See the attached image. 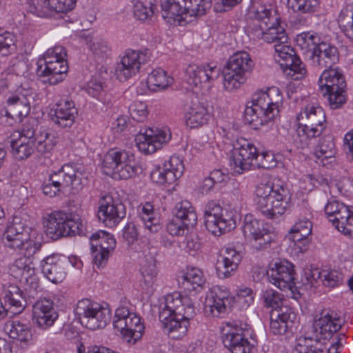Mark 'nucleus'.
<instances>
[{"mask_svg":"<svg viewBox=\"0 0 353 353\" xmlns=\"http://www.w3.org/2000/svg\"><path fill=\"white\" fill-rule=\"evenodd\" d=\"M195 315L192 299L175 292L168 294L160 305L159 318L169 336L173 339L185 336L190 326V320Z\"/></svg>","mask_w":353,"mask_h":353,"instance_id":"f257e3e1","label":"nucleus"},{"mask_svg":"<svg viewBox=\"0 0 353 353\" xmlns=\"http://www.w3.org/2000/svg\"><path fill=\"white\" fill-rule=\"evenodd\" d=\"M247 15L256 21L253 29L258 36L262 35L265 42L288 43V37L284 28L279 23L276 10L268 8L261 3L260 0H250Z\"/></svg>","mask_w":353,"mask_h":353,"instance_id":"f03ea898","label":"nucleus"},{"mask_svg":"<svg viewBox=\"0 0 353 353\" xmlns=\"http://www.w3.org/2000/svg\"><path fill=\"white\" fill-rule=\"evenodd\" d=\"M66 57L62 46L48 49L37 62V75L43 79V83L52 85L63 81L68 70Z\"/></svg>","mask_w":353,"mask_h":353,"instance_id":"7ed1b4c3","label":"nucleus"},{"mask_svg":"<svg viewBox=\"0 0 353 353\" xmlns=\"http://www.w3.org/2000/svg\"><path fill=\"white\" fill-rule=\"evenodd\" d=\"M296 119V132L302 147L308 145L310 141L319 137L325 129V114L320 106L306 105Z\"/></svg>","mask_w":353,"mask_h":353,"instance_id":"20e7f679","label":"nucleus"},{"mask_svg":"<svg viewBox=\"0 0 353 353\" xmlns=\"http://www.w3.org/2000/svg\"><path fill=\"white\" fill-rule=\"evenodd\" d=\"M31 231V228L20 217L14 216L3 235L6 246L14 250L24 248L23 254L27 256L34 255L40 250L41 244L30 239Z\"/></svg>","mask_w":353,"mask_h":353,"instance_id":"39448f33","label":"nucleus"},{"mask_svg":"<svg viewBox=\"0 0 353 353\" xmlns=\"http://www.w3.org/2000/svg\"><path fill=\"white\" fill-rule=\"evenodd\" d=\"M318 83L322 94L327 96L332 109L339 108L346 102V82L337 68L325 69Z\"/></svg>","mask_w":353,"mask_h":353,"instance_id":"423d86ee","label":"nucleus"},{"mask_svg":"<svg viewBox=\"0 0 353 353\" xmlns=\"http://www.w3.org/2000/svg\"><path fill=\"white\" fill-rule=\"evenodd\" d=\"M46 233L52 240L83 234V224L77 215L62 211L54 212L48 216L45 224Z\"/></svg>","mask_w":353,"mask_h":353,"instance_id":"0eeeda50","label":"nucleus"},{"mask_svg":"<svg viewBox=\"0 0 353 353\" xmlns=\"http://www.w3.org/2000/svg\"><path fill=\"white\" fill-rule=\"evenodd\" d=\"M74 314L80 323L91 330L104 328L111 319V312L108 308L89 299L78 301Z\"/></svg>","mask_w":353,"mask_h":353,"instance_id":"6e6552de","label":"nucleus"},{"mask_svg":"<svg viewBox=\"0 0 353 353\" xmlns=\"http://www.w3.org/2000/svg\"><path fill=\"white\" fill-rule=\"evenodd\" d=\"M162 17L170 22L175 17L189 14L201 17L212 6V0H160Z\"/></svg>","mask_w":353,"mask_h":353,"instance_id":"1a4fd4ad","label":"nucleus"},{"mask_svg":"<svg viewBox=\"0 0 353 353\" xmlns=\"http://www.w3.org/2000/svg\"><path fill=\"white\" fill-rule=\"evenodd\" d=\"M244 237L245 244L256 252L270 248L274 241V234L250 214L244 216Z\"/></svg>","mask_w":353,"mask_h":353,"instance_id":"9d476101","label":"nucleus"},{"mask_svg":"<svg viewBox=\"0 0 353 353\" xmlns=\"http://www.w3.org/2000/svg\"><path fill=\"white\" fill-rule=\"evenodd\" d=\"M14 134L23 139H32L37 143V151L41 154L50 152L57 143L56 137L49 130L40 126L34 117L28 118L21 131Z\"/></svg>","mask_w":353,"mask_h":353,"instance_id":"9b49d317","label":"nucleus"},{"mask_svg":"<svg viewBox=\"0 0 353 353\" xmlns=\"http://www.w3.org/2000/svg\"><path fill=\"white\" fill-rule=\"evenodd\" d=\"M270 104L266 92L256 93L252 101L246 103L244 110V124L253 130H258L263 125L272 121L274 118L268 117Z\"/></svg>","mask_w":353,"mask_h":353,"instance_id":"f8f14e48","label":"nucleus"},{"mask_svg":"<svg viewBox=\"0 0 353 353\" xmlns=\"http://www.w3.org/2000/svg\"><path fill=\"white\" fill-rule=\"evenodd\" d=\"M241 300V296H230V292L224 286L215 285L209 290L206 296L205 310L208 315L223 317L235 302Z\"/></svg>","mask_w":353,"mask_h":353,"instance_id":"ddd939ff","label":"nucleus"},{"mask_svg":"<svg viewBox=\"0 0 353 353\" xmlns=\"http://www.w3.org/2000/svg\"><path fill=\"white\" fill-rule=\"evenodd\" d=\"M50 178L62 191L70 188L73 193L81 190L88 182L86 173L72 164L63 165L59 170L50 174Z\"/></svg>","mask_w":353,"mask_h":353,"instance_id":"4468645a","label":"nucleus"},{"mask_svg":"<svg viewBox=\"0 0 353 353\" xmlns=\"http://www.w3.org/2000/svg\"><path fill=\"white\" fill-rule=\"evenodd\" d=\"M325 213L333 225L345 235H353V207L336 200L329 201Z\"/></svg>","mask_w":353,"mask_h":353,"instance_id":"2eb2a0df","label":"nucleus"},{"mask_svg":"<svg viewBox=\"0 0 353 353\" xmlns=\"http://www.w3.org/2000/svg\"><path fill=\"white\" fill-rule=\"evenodd\" d=\"M113 325L125 337L136 341L141 336L144 327L141 323V318L135 313L130 312L128 308L121 306L115 310Z\"/></svg>","mask_w":353,"mask_h":353,"instance_id":"dca6fc26","label":"nucleus"},{"mask_svg":"<svg viewBox=\"0 0 353 353\" xmlns=\"http://www.w3.org/2000/svg\"><path fill=\"white\" fill-rule=\"evenodd\" d=\"M150 59L148 50L145 51L128 50L118 63L115 69V75L120 81H125L139 72L142 65Z\"/></svg>","mask_w":353,"mask_h":353,"instance_id":"f3484780","label":"nucleus"},{"mask_svg":"<svg viewBox=\"0 0 353 353\" xmlns=\"http://www.w3.org/2000/svg\"><path fill=\"white\" fill-rule=\"evenodd\" d=\"M90 240L94 263L98 268L103 267L116 247L114 236L105 231L99 230L91 235Z\"/></svg>","mask_w":353,"mask_h":353,"instance_id":"a211bd4d","label":"nucleus"},{"mask_svg":"<svg viewBox=\"0 0 353 353\" xmlns=\"http://www.w3.org/2000/svg\"><path fill=\"white\" fill-rule=\"evenodd\" d=\"M274 50L283 61L281 65L284 68L286 74L293 80H301L306 74L305 65L295 54L294 49L288 43L274 44Z\"/></svg>","mask_w":353,"mask_h":353,"instance_id":"6ab92c4d","label":"nucleus"},{"mask_svg":"<svg viewBox=\"0 0 353 353\" xmlns=\"http://www.w3.org/2000/svg\"><path fill=\"white\" fill-rule=\"evenodd\" d=\"M125 207L120 200L114 199L109 195L101 199L97 217L106 226L115 227L125 218Z\"/></svg>","mask_w":353,"mask_h":353,"instance_id":"aec40b11","label":"nucleus"},{"mask_svg":"<svg viewBox=\"0 0 353 353\" xmlns=\"http://www.w3.org/2000/svg\"><path fill=\"white\" fill-rule=\"evenodd\" d=\"M170 137L171 134L166 128H149L144 132L140 131L135 137V141L141 152L152 154L160 149L163 143H167Z\"/></svg>","mask_w":353,"mask_h":353,"instance_id":"412c9836","label":"nucleus"},{"mask_svg":"<svg viewBox=\"0 0 353 353\" xmlns=\"http://www.w3.org/2000/svg\"><path fill=\"white\" fill-rule=\"evenodd\" d=\"M183 161L176 156L170 157L163 167H157L151 172V179L159 185H172L180 178L184 171Z\"/></svg>","mask_w":353,"mask_h":353,"instance_id":"4be33fe9","label":"nucleus"},{"mask_svg":"<svg viewBox=\"0 0 353 353\" xmlns=\"http://www.w3.org/2000/svg\"><path fill=\"white\" fill-rule=\"evenodd\" d=\"M292 205L291 193L287 185L279 179L274 180L273 189L268 209L270 214L267 218L274 219L290 210Z\"/></svg>","mask_w":353,"mask_h":353,"instance_id":"5701e85b","label":"nucleus"},{"mask_svg":"<svg viewBox=\"0 0 353 353\" xmlns=\"http://www.w3.org/2000/svg\"><path fill=\"white\" fill-rule=\"evenodd\" d=\"M223 86L228 91L240 89L243 83V52L232 55L222 70Z\"/></svg>","mask_w":353,"mask_h":353,"instance_id":"b1692460","label":"nucleus"},{"mask_svg":"<svg viewBox=\"0 0 353 353\" xmlns=\"http://www.w3.org/2000/svg\"><path fill=\"white\" fill-rule=\"evenodd\" d=\"M343 323V319L336 311L324 309L319 316H316L313 327L321 338L327 339L334 336V334L341 329Z\"/></svg>","mask_w":353,"mask_h":353,"instance_id":"393cba45","label":"nucleus"},{"mask_svg":"<svg viewBox=\"0 0 353 353\" xmlns=\"http://www.w3.org/2000/svg\"><path fill=\"white\" fill-rule=\"evenodd\" d=\"M58 316L54 303L50 299H41L32 305V321L42 330L51 327Z\"/></svg>","mask_w":353,"mask_h":353,"instance_id":"a878e982","label":"nucleus"},{"mask_svg":"<svg viewBox=\"0 0 353 353\" xmlns=\"http://www.w3.org/2000/svg\"><path fill=\"white\" fill-rule=\"evenodd\" d=\"M30 103L25 95L15 94L8 97L6 106L0 111V117L21 122L30 114Z\"/></svg>","mask_w":353,"mask_h":353,"instance_id":"bb28decb","label":"nucleus"},{"mask_svg":"<svg viewBox=\"0 0 353 353\" xmlns=\"http://www.w3.org/2000/svg\"><path fill=\"white\" fill-rule=\"evenodd\" d=\"M339 53L334 46L321 42L313 48L310 60L313 66L320 69H330L339 61Z\"/></svg>","mask_w":353,"mask_h":353,"instance_id":"cd10ccee","label":"nucleus"},{"mask_svg":"<svg viewBox=\"0 0 353 353\" xmlns=\"http://www.w3.org/2000/svg\"><path fill=\"white\" fill-rule=\"evenodd\" d=\"M267 275L270 281L281 290L291 289L294 284V265L288 261L275 263Z\"/></svg>","mask_w":353,"mask_h":353,"instance_id":"c85d7f7f","label":"nucleus"},{"mask_svg":"<svg viewBox=\"0 0 353 353\" xmlns=\"http://www.w3.org/2000/svg\"><path fill=\"white\" fill-rule=\"evenodd\" d=\"M296 314L290 306L272 310L270 313V330L274 334H284L294 325Z\"/></svg>","mask_w":353,"mask_h":353,"instance_id":"c756f323","label":"nucleus"},{"mask_svg":"<svg viewBox=\"0 0 353 353\" xmlns=\"http://www.w3.org/2000/svg\"><path fill=\"white\" fill-rule=\"evenodd\" d=\"M41 266L43 274L51 282L57 283L64 279L66 274L65 264L58 254H54L44 258Z\"/></svg>","mask_w":353,"mask_h":353,"instance_id":"7c9ffc66","label":"nucleus"},{"mask_svg":"<svg viewBox=\"0 0 353 353\" xmlns=\"http://www.w3.org/2000/svg\"><path fill=\"white\" fill-rule=\"evenodd\" d=\"M77 114V109L71 100H65L57 105L54 113L51 114V120L61 128L71 127Z\"/></svg>","mask_w":353,"mask_h":353,"instance_id":"2f4dec72","label":"nucleus"},{"mask_svg":"<svg viewBox=\"0 0 353 353\" xmlns=\"http://www.w3.org/2000/svg\"><path fill=\"white\" fill-rule=\"evenodd\" d=\"M312 223L307 217L299 219L290 229V233L292 234V241L300 252H305L307 250L310 243L308 236L312 234Z\"/></svg>","mask_w":353,"mask_h":353,"instance_id":"473e14b6","label":"nucleus"},{"mask_svg":"<svg viewBox=\"0 0 353 353\" xmlns=\"http://www.w3.org/2000/svg\"><path fill=\"white\" fill-rule=\"evenodd\" d=\"M227 256H220L216 263V272L219 278L224 279L231 276L241 261V256L234 249H227Z\"/></svg>","mask_w":353,"mask_h":353,"instance_id":"72a5a7b5","label":"nucleus"},{"mask_svg":"<svg viewBox=\"0 0 353 353\" xmlns=\"http://www.w3.org/2000/svg\"><path fill=\"white\" fill-rule=\"evenodd\" d=\"M3 298L11 307L17 310L16 313L21 312L28 303H32V300L28 299L26 294L14 284L4 286Z\"/></svg>","mask_w":353,"mask_h":353,"instance_id":"f704fd0d","label":"nucleus"},{"mask_svg":"<svg viewBox=\"0 0 353 353\" xmlns=\"http://www.w3.org/2000/svg\"><path fill=\"white\" fill-rule=\"evenodd\" d=\"M10 145L12 155L18 160L27 159L37 150V143L32 139L17 137L14 134L10 137Z\"/></svg>","mask_w":353,"mask_h":353,"instance_id":"c9c22d12","label":"nucleus"},{"mask_svg":"<svg viewBox=\"0 0 353 353\" xmlns=\"http://www.w3.org/2000/svg\"><path fill=\"white\" fill-rule=\"evenodd\" d=\"M42 4L35 7V12L41 17H47L52 12H66L76 6L77 0H41Z\"/></svg>","mask_w":353,"mask_h":353,"instance_id":"e433bc0d","label":"nucleus"},{"mask_svg":"<svg viewBox=\"0 0 353 353\" xmlns=\"http://www.w3.org/2000/svg\"><path fill=\"white\" fill-rule=\"evenodd\" d=\"M204 224L208 232L214 236H219L235 228L236 222L232 214L230 217H204Z\"/></svg>","mask_w":353,"mask_h":353,"instance_id":"4c0bfd02","label":"nucleus"},{"mask_svg":"<svg viewBox=\"0 0 353 353\" xmlns=\"http://www.w3.org/2000/svg\"><path fill=\"white\" fill-rule=\"evenodd\" d=\"M128 157V151L113 148L110 150L104 156L102 168L104 174L115 179L122 161Z\"/></svg>","mask_w":353,"mask_h":353,"instance_id":"58836bf2","label":"nucleus"},{"mask_svg":"<svg viewBox=\"0 0 353 353\" xmlns=\"http://www.w3.org/2000/svg\"><path fill=\"white\" fill-rule=\"evenodd\" d=\"M186 111V125L191 128L206 123L210 118L207 109L199 101H192Z\"/></svg>","mask_w":353,"mask_h":353,"instance_id":"ea45409f","label":"nucleus"},{"mask_svg":"<svg viewBox=\"0 0 353 353\" xmlns=\"http://www.w3.org/2000/svg\"><path fill=\"white\" fill-rule=\"evenodd\" d=\"M179 282L185 290L192 291L202 287L205 279L200 269L187 268L186 272L179 276Z\"/></svg>","mask_w":353,"mask_h":353,"instance_id":"a19ab883","label":"nucleus"},{"mask_svg":"<svg viewBox=\"0 0 353 353\" xmlns=\"http://www.w3.org/2000/svg\"><path fill=\"white\" fill-rule=\"evenodd\" d=\"M173 214L185 226L193 227L196 224V213L188 201H182L176 203Z\"/></svg>","mask_w":353,"mask_h":353,"instance_id":"79ce46f5","label":"nucleus"},{"mask_svg":"<svg viewBox=\"0 0 353 353\" xmlns=\"http://www.w3.org/2000/svg\"><path fill=\"white\" fill-rule=\"evenodd\" d=\"M122 161L115 176L117 179H128L142 172V168L136 161L133 153L128 151V157Z\"/></svg>","mask_w":353,"mask_h":353,"instance_id":"37998d69","label":"nucleus"},{"mask_svg":"<svg viewBox=\"0 0 353 353\" xmlns=\"http://www.w3.org/2000/svg\"><path fill=\"white\" fill-rule=\"evenodd\" d=\"M173 81V79L168 76L167 72L161 68L153 70L147 79L148 88L154 92L168 88Z\"/></svg>","mask_w":353,"mask_h":353,"instance_id":"c03bdc74","label":"nucleus"},{"mask_svg":"<svg viewBox=\"0 0 353 353\" xmlns=\"http://www.w3.org/2000/svg\"><path fill=\"white\" fill-rule=\"evenodd\" d=\"M273 183L272 184L261 183L257 185L255 190V203L257 208L261 212L267 216L270 214L269 204L270 203V196L272 192Z\"/></svg>","mask_w":353,"mask_h":353,"instance_id":"a18cd8bd","label":"nucleus"},{"mask_svg":"<svg viewBox=\"0 0 353 353\" xmlns=\"http://www.w3.org/2000/svg\"><path fill=\"white\" fill-rule=\"evenodd\" d=\"M224 346L231 353H243V328L233 327L222 337Z\"/></svg>","mask_w":353,"mask_h":353,"instance_id":"49530a36","label":"nucleus"},{"mask_svg":"<svg viewBox=\"0 0 353 353\" xmlns=\"http://www.w3.org/2000/svg\"><path fill=\"white\" fill-rule=\"evenodd\" d=\"M6 330L8 336L13 339L21 342H28L32 338V333L29 326L21 323L19 321H12L6 324Z\"/></svg>","mask_w":353,"mask_h":353,"instance_id":"de8ad7c7","label":"nucleus"},{"mask_svg":"<svg viewBox=\"0 0 353 353\" xmlns=\"http://www.w3.org/2000/svg\"><path fill=\"white\" fill-rule=\"evenodd\" d=\"M220 69L216 65H212L211 63H205L199 65V78L201 81V88L199 90H209L212 85V82L215 81L220 74Z\"/></svg>","mask_w":353,"mask_h":353,"instance_id":"09e8293b","label":"nucleus"},{"mask_svg":"<svg viewBox=\"0 0 353 353\" xmlns=\"http://www.w3.org/2000/svg\"><path fill=\"white\" fill-rule=\"evenodd\" d=\"M338 23L345 36L353 42V7L346 6L340 12Z\"/></svg>","mask_w":353,"mask_h":353,"instance_id":"8fccbe9b","label":"nucleus"},{"mask_svg":"<svg viewBox=\"0 0 353 353\" xmlns=\"http://www.w3.org/2000/svg\"><path fill=\"white\" fill-rule=\"evenodd\" d=\"M321 0H288V6L294 12L312 14L318 11Z\"/></svg>","mask_w":353,"mask_h":353,"instance_id":"3c124183","label":"nucleus"},{"mask_svg":"<svg viewBox=\"0 0 353 353\" xmlns=\"http://www.w3.org/2000/svg\"><path fill=\"white\" fill-rule=\"evenodd\" d=\"M335 153V144L331 136H325L320 139L315 149L316 159H321L324 163V159L333 157Z\"/></svg>","mask_w":353,"mask_h":353,"instance_id":"603ef678","label":"nucleus"},{"mask_svg":"<svg viewBox=\"0 0 353 353\" xmlns=\"http://www.w3.org/2000/svg\"><path fill=\"white\" fill-rule=\"evenodd\" d=\"M318 344V340L312 337H299L292 353H323Z\"/></svg>","mask_w":353,"mask_h":353,"instance_id":"864d4df0","label":"nucleus"},{"mask_svg":"<svg viewBox=\"0 0 353 353\" xmlns=\"http://www.w3.org/2000/svg\"><path fill=\"white\" fill-rule=\"evenodd\" d=\"M270 104L268 111L269 118H275L279 112V108L283 103V96L279 88L272 87L266 91Z\"/></svg>","mask_w":353,"mask_h":353,"instance_id":"5fc2aeb1","label":"nucleus"},{"mask_svg":"<svg viewBox=\"0 0 353 353\" xmlns=\"http://www.w3.org/2000/svg\"><path fill=\"white\" fill-rule=\"evenodd\" d=\"M154 213V207L150 203H146L142 208L141 218L144 223L145 228L152 233L158 232L161 228V225L158 221L152 217Z\"/></svg>","mask_w":353,"mask_h":353,"instance_id":"6e6d98bb","label":"nucleus"},{"mask_svg":"<svg viewBox=\"0 0 353 353\" xmlns=\"http://www.w3.org/2000/svg\"><path fill=\"white\" fill-rule=\"evenodd\" d=\"M239 146H234L230 157V168L234 176L243 173V145L237 142Z\"/></svg>","mask_w":353,"mask_h":353,"instance_id":"4d7b16f0","label":"nucleus"},{"mask_svg":"<svg viewBox=\"0 0 353 353\" xmlns=\"http://www.w3.org/2000/svg\"><path fill=\"white\" fill-rule=\"evenodd\" d=\"M16 41L14 34L0 28V53L7 55L14 51Z\"/></svg>","mask_w":353,"mask_h":353,"instance_id":"13d9d810","label":"nucleus"},{"mask_svg":"<svg viewBox=\"0 0 353 353\" xmlns=\"http://www.w3.org/2000/svg\"><path fill=\"white\" fill-rule=\"evenodd\" d=\"M259 152L256 148L251 143L244 147V170H254L259 167Z\"/></svg>","mask_w":353,"mask_h":353,"instance_id":"bf43d9fd","label":"nucleus"},{"mask_svg":"<svg viewBox=\"0 0 353 353\" xmlns=\"http://www.w3.org/2000/svg\"><path fill=\"white\" fill-rule=\"evenodd\" d=\"M320 37L317 34L311 32H304L296 37L297 44L302 49H307L313 52V48L321 43Z\"/></svg>","mask_w":353,"mask_h":353,"instance_id":"052dcab7","label":"nucleus"},{"mask_svg":"<svg viewBox=\"0 0 353 353\" xmlns=\"http://www.w3.org/2000/svg\"><path fill=\"white\" fill-rule=\"evenodd\" d=\"M145 262L146 263L141 266V274L144 282L148 285L152 286L157 274L156 260L153 256H151L150 261L148 262V259H146Z\"/></svg>","mask_w":353,"mask_h":353,"instance_id":"680f3d73","label":"nucleus"},{"mask_svg":"<svg viewBox=\"0 0 353 353\" xmlns=\"http://www.w3.org/2000/svg\"><path fill=\"white\" fill-rule=\"evenodd\" d=\"M199 73V65L195 63L189 64L185 70V81L191 89L201 88Z\"/></svg>","mask_w":353,"mask_h":353,"instance_id":"e2e57ef3","label":"nucleus"},{"mask_svg":"<svg viewBox=\"0 0 353 353\" xmlns=\"http://www.w3.org/2000/svg\"><path fill=\"white\" fill-rule=\"evenodd\" d=\"M263 298L265 305L272 307V310L280 309L281 307L285 306L283 303L282 294L274 290L270 289L265 291Z\"/></svg>","mask_w":353,"mask_h":353,"instance_id":"0e129e2a","label":"nucleus"},{"mask_svg":"<svg viewBox=\"0 0 353 353\" xmlns=\"http://www.w3.org/2000/svg\"><path fill=\"white\" fill-rule=\"evenodd\" d=\"M157 10V6L151 2L149 7L142 2H137L134 7V14L139 20L145 21L155 14Z\"/></svg>","mask_w":353,"mask_h":353,"instance_id":"69168bd1","label":"nucleus"},{"mask_svg":"<svg viewBox=\"0 0 353 353\" xmlns=\"http://www.w3.org/2000/svg\"><path fill=\"white\" fill-rule=\"evenodd\" d=\"M256 335L248 324L244 325V353H254L256 351Z\"/></svg>","mask_w":353,"mask_h":353,"instance_id":"338daca9","label":"nucleus"},{"mask_svg":"<svg viewBox=\"0 0 353 353\" xmlns=\"http://www.w3.org/2000/svg\"><path fill=\"white\" fill-rule=\"evenodd\" d=\"M129 113L133 120L143 122L148 116L147 106L141 101H136L130 105Z\"/></svg>","mask_w":353,"mask_h":353,"instance_id":"774afa93","label":"nucleus"}]
</instances>
